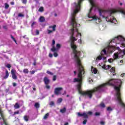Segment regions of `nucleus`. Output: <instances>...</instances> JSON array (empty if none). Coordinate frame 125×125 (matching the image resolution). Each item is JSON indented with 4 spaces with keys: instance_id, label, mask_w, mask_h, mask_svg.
Listing matches in <instances>:
<instances>
[{
    "instance_id": "f257e3e1",
    "label": "nucleus",
    "mask_w": 125,
    "mask_h": 125,
    "mask_svg": "<svg viewBox=\"0 0 125 125\" xmlns=\"http://www.w3.org/2000/svg\"><path fill=\"white\" fill-rule=\"evenodd\" d=\"M83 0H78L77 3H74L73 5V12L71 13V25L72 27L70 30V37L69 41L71 48L73 50V59L77 65L78 69H83V65H82V62L80 57L83 56V52L79 51L77 50V45H76V41L78 40L79 37H82V34L79 32L78 28L81 26V25L78 22L75 18L76 14L80 11L81 8V2ZM90 4L91 5V7L90 9L89 12L88 13V17L91 18V20H94L97 23H99L101 20L95 14L96 11H99V14L102 18L106 20V22H110V23H114L117 24V20L114 17L112 16L113 13H116L119 11L115 9H108L107 10H102L100 9L95 2V0H88Z\"/></svg>"
},
{
    "instance_id": "f03ea898",
    "label": "nucleus",
    "mask_w": 125,
    "mask_h": 125,
    "mask_svg": "<svg viewBox=\"0 0 125 125\" xmlns=\"http://www.w3.org/2000/svg\"><path fill=\"white\" fill-rule=\"evenodd\" d=\"M120 47H125V39L122 36H118L107 42V47L104 48L101 52V55L99 56L96 59V62H98L103 59L104 61L109 56L107 53H113L116 49L119 50L114 54L113 57L114 60L123 58L125 55V50L120 49Z\"/></svg>"
},
{
    "instance_id": "7ed1b4c3",
    "label": "nucleus",
    "mask_w": 125,
    "mask_h": 125,
    "mask_svg": "<svg viewBox=\"0 0 125 125\" xmlns=\"http://www.w3.org/2000/svg\"><path fill=\"white\" fill-rule=\"evenodd\" d=\"M92 115V112L88 111V112H83V113L81 114V113L79 112L78 113V115L79 117H83L85 119H87L88 118V116H91Z\"/></svg>"
},
{
    "instance_id": "20e7f679",
    "label": "nucleus",
    "mask_w": 125,
    "mask_h": 125,
    "mask_svg": "<svg viewBox=\"0 0 125 125\" xmlns=\"http://www.w3.org/2000/svg\"><path fill=\"white\" fill-rule=\"evenodd\" d=\"M52 29V30L47 29L48 34H51L53 32H55L56 30V25H54L53 26H49V29Z\"/></svg>"
},
{
    "instance_id": "39448f33",
    "label": "nucleus",
    "mask_w": 125,
    "mask_h": 125,
    "mask_svg": "<svg viewBox=\"0 0 125 125\" xmlns=\"http://www.w3.org/2000/svg\"><path fill=\"white\" fill-rule=\"evenodd\" d=\"M63 90L62 87H57L55 89L54 93L56 95L61 94V91Z\"/></svg>"
},
{
    "instance_id": "423d86ee",
    "label": "nucleus",
    "mask_w": 125,
    "mask_h": 125,
    "mask_svg": "<svg viewBox=\"0 0 125 125\" xmlns=\"http://www.w3.org/2000/svg\"><path fill=\"white\" fill-rule=\"evenodd\" d=\"M61 47V45H60V44L58 43L56 45V48L54 47V46H53L51 49V51H53V52H54L55 51H58V50H59V49H60V48Z\"/></svg>"
},
{
    "instance_id": "0eeeda50",
    "label": "nucleus",
    "mask_w": 125,
    "mask_h": 125,
    "mask_svg": "<svg viewBox=\"0 0 125 125\" xmlns=\"http://www.w3.org/2000/svg\"><path fill=\"white\" fill-rule=\"evenodd\" d=\"M11 72V74H12V79H13V80H17V76L15 74V70L12 69Z\"/></svg>"
},
{
    "instance_id": "6e6552de",
    "label": "nucleus",
    "mask_w": 125,
    "mask_h": 125,
    "mask_svg": "<svg viewBox=\"0 0 125 125\" xmlns=\"http://www.w3.org/2000/svg\"><path fill=\"white\" fill-rule=\"evenodd\" d=\"M100 66L102 67L103 69H104V70H108V69L111 68V66L109 65H106L105 64H101Z\"/></svg>"
},
{
    "instance_id": "1a4fd4ad",
    "label": "nucleus",
    "mask_w": 125,
    "mask_h": 125,
    "mask_svg": "<svg viewBox=\"0 0 125 125\" xmlns=\"http://www.w3.org/2000/svg\"><path fill=\"white\" fill-rule=\"evenodd\" d=\"M44 82L45 84H48V83H49V80H48L47 77L44 78Z\"/></svg>"
},
{
    "instance_id": "9d476101",
    "label": "nucleus",
    "mask_w": 125,
    "mask_h": 125,
    "mask_svg": "<svg viewBox=\"0 0 125 125\" xmlns=\"http://www.w3.org/2000/svg\"><path fill=\"white\" fill-rule=\"evenodd\" d=\"M45 20V19H44V17H40V18H39V22H40L41 23L44 22Z\"/></svg>"
},
{
    "instance_id": "9b49d317",
    "label": "nucleus",
    "mask_w": 125,
    "mask_h": 125,
    "mask_svg": "<svg viewBox=\"0 0 125 125\" xmlns=\"http://www.w3.org/2000/svg\"><path fill=\"white\" fill-rule=\"evenodd\" d=\"M91 71L94 74H96V73H97V70L94 67H92Z\"/></svg>"
},
{
    "instance_id": "f8f14e48",
    "label": "nucleus",
    "mask_w": 125,
    "mask_h": 125,
    "mask_svg": "<svg viewBox=\"0 0 125 125\" xmlns=\"http://www.w3.org/2000/svg\"><path fill=\"white\" fill-rule=\"evenodd\" d=\"M9 76V73L7 70H6L5 76L4 77V79H7Z\"/></svg>"
},
{
    "instance_id": "ddd939ff",
    "label": "nucleus",
    "mask_w": 125,
    "mask_h": 125,
    "mask_svg": "<svg viewBox=\"0 0 125 125\" xmlns=\"http://www.w3.org/2000/svg\"><path fill=\"white\" fill-rule=\"evenodd\" d=\"M14 107H15V109H19V108H20V105H19L18 103H16L15 104Z\"/></svg>"
},
{
    "instance_id": "4468645a",
    "label": "nucleus",
    "mask_w": 125,
    "mask_h": 125,
    "mask_svg": "<svg viewBox=\"0 0 125 125\" xmlns=\"http://www.w3.org/2000/svg\"><path fill=\"white\" fill-rule=\"evenodd\" d=\"M62 100H63L62 98L58 99V100L57 101V103L58 104H60V103H61V102H62Z\"/></svg>"
},
{
    "instance_id": "2eb2a0df",
    "label": "nucleus",
    "mask_w": 125,
    "mask_h": 125,
    "mask_svg": "<svg viewBox=\"0 0 125 125\" xmlns=\"http://www.w3.org/2000/svg\"><path fill=\"white\" fill-rule=\"evenodd\" d=\"M24 120H25L26 122H28V121H29V116H24Z\"/></svg>"
},
{
    "instance_id": "dca6fc26",
    "label": "nucleus",
    "mask_w": 125,
    "mask_h": 125,
    "mask_svg": "<svg viewBox=\"0 0 125 125\" xmlns=\"http://www.w3.org/2000/svg\"><path fill=\"white\" fill-rule=\"evenodd\" d=\"M60 112L61 113H65L66 112V108L61 109Z\"/></svg>"
},
{
    "instance_id": "f3484780",
    "label": "nucleus",
    "mask_w": 125,
    "mask_h": 125,
    "mask_svg": "<svg viewBox=\"0 0 125 125\" xmlns=\"http://www.w3.org/2000/svg\"><path fill=\"white\" fill-rule=\"evenodd\" d=\"M4 5H5V9H7L8 8V7H9V5H8V4H7V3H5Z\"/></svg>"
},
{
    "instance_id": "a211bd4d",
    "label": "nucleus",
    "mask_w": 125,
    "mask_h": 125,
    "mask_svg": "<svg viewBox=\"0 0 125 125\" xmlns=\"http://www.w3.org/2000/svg\"><path fill=\"white\" fill-rule=\"evenodd\" d=\"M100 106L101 108H104V107H105V104H104V103H102L100 104Z\"/></svg>"
},
{
    "instance_id": "6ab92c4d",
    "label": "nucleus",
    "mask_w": 125,
    "mask_h": 125,
    "mask_svg": "<svg viewBox=\"0 0 125 125\" xmlns=\"http://www.w3.org/2000/svg\"><path fill=\"white\" fill-rule=\"evenodd\" d=\"M35 107H36V108H40V104L36 103L35 104Z\"/></svg>"
},
{
    "instance_id": "aec40b11",
    "label": "nucleus",
    "mask_w": 125,
    "mask_h": 125,
    "mask_svg": "<svg viewBox=\"0 0 125 125\" xmlns=\"http://www.w3.org/2000/svg\"><path fill=\"white\" fill-rule=\"evenodd\" d=\"M39 11L40 12H42L43 11V7H41L39 9Z\"/></svg>"
},
{
    "instance_id": "412c9836",
    "label": "nucleus",
    "mask_w": 125,
    "mask_h": 125,
    "mask_svg": "<svg viewBox=\"0 0 125 125\" xmlns=\"http://www.w3.org/2000/svg\"><path fill=\"white\" fill-rule=\"evenodd\" d=\"M23 73H24V74H28V73H29V71L28 70V69H24L23 70Z\"/></svg>"
},
{
    "instance_id": "4be33fe9",
    "label": "nucleus",
    "mask_w": 125,
    "mask_h": 125,
    "mask_svg": "<svg viewBox=\"0 0 125 125\" xmlns=\"http://www.w3.org/2000/svg\"><path fill=\"white\" fill-rule=\"evenodd\" d=\"M48 116H49V114H48V113L44 115V117H43V119H44V120H46V119L47 118H48Z\"/></svg>"
},
{
    "instance_id": "5701e85b",
    "label": "nucleus",
    "mask_w": 125,
    "mask_h": 125,
    "mask_svg": "<svg viewBox=\"0 0 125 125\" xmlns=\"http://www.w3.org/2000/svg\"><path fill=\"white\" fill-rule=\"evenodd\" d=\"M108 62H109V63H112V62H114V59H108Z\"/></svg>"
},
{
    "instance_id": "b1692460",
    "label": "nucleus",
    "mask_w": 125,
    "mask_h": 125,
    "mask_svg": "<svg viewBox=\"0 0 125 125\" xmlns=\"http://www.w3.org/2000/svg\"><path fill=\"white\" fill-rule=\"evenodd\" d=\"M49 105L50 106H54V102L51 101L49 103Z\"/></svg>"
},
{
    "instance_id": "393cba45",
    "label": "nucleus",
    "mask_w": 125,
    "mask_h": 125,
    "mask_svg": "<svg viewBox=\"0 0 125 125\" xmlns=\"http://www.w3.org/2000/svg\"><path fill=\"white\" fill-rule=\"evenodd\" d=\"M107 110L108 111V112H111V111L113 110V109H112L111 107H108L107 108Z\"/></svg>"
},
{
    "instance_id": "a878e982",
    "label": "nucleus",
    "mask_w": 125,
    "mask_h": 125,
    "mask_svg": "<svg viewBox=\"0 0 125 125\" xmlns=\"http://www.w3.org/2000/svg\"><path fill=\"white\" fill-rule=\"evenodd\" d=\"M110 72L111 73H115V68H111V69H110Z\"/></svg>"
},
{
    "instance_id": "bb28decb",
    "label": "nucleus",
    "mask_w": 125,
    "mask_h": 125,
    "mask_svg": "<svg viewBox=\"0 0 125 125\" xmlns=\"http://www.w3.org/2000/svg\"><path fill=\"white\" fill-rule=\"evenodd\" d=\"M55 44V41H54V40H52V47H53V46H54Z\"/></svg>"
},
{
    "instance_id": "cd10ccee",
    "label": "nucleus",
    "mask_w": 125,
    "mask_h": 125,
    "mask_svg": "<svg viewBox=\"0 0 125 125\" xmlns=\"http://www.w3.org/2000/svg\"><path fill=\"white\" fill-rule=\"evenodd\" d=\"M22 3L26 4L27 3V0H21Z\"/></svg>"
},
{
    "instance_id": "c85d7f7f",
    "label": "nucleus",
    "mask_w": 125,
    "mask_h": 125,
    "mask_svg": "<svg viewBox=\"0 0 125 125\" xmlns=\"http://www.w3.org/2000/svg\"><path fill=\"white\" fill-rule=\"evenodd\" d=\"M78 42V43H80V44H82V43H83V41H82V39L79 40Z\"/></svg>"
},
{
    "instance_id": "c756f323",
    "label": "nucleus",
    "mask_w": 125,
    "mask_h": 125,
    "mask_svg": "<svg viewBox=\"0 0 125 125\" xmlns=\"http://www.w3.org/2000/svg\"><path fill=\"white\" fill-rule=\"evenodd\" d=\"M47 74H48V75H53V74L52 73H51V72H50L49 71H47Z\"/></svg>"
},
{
    "instance_id": "7c9ffc66",
    "label": "nucleus",
    "mask_w": 125,
    "mask_h": 125,
    "mask_svg": "<svg viewBox=\"0 0 125 125\" xmlns=\"http://www.w3.org/2000/svg\"><path fill=\"white\" fill-rule=\"evenodd\" d=\"M18 16H19V17H24V15H23L22 14H19Z\"/></svg>"
},
{
    "instance_id": "2f4dec72",
    "label": "nucleus",
    "mask_w": 125,
    "mask_h": 125,
    "mask_svg": "<svg viewBox=\"0 0 125 125\" xmlns=\"http://www.w3.org/2000/svg\"><path fill=\"white\" fill-rule=\"evenodd\" d=\"M6 67H7V68H8L9 69L11 67V65H10V64H8L6 65Z\"/></svg>"
},
{
    "instance_id": "473e14b6",
    "label": "nucleus",
    "mask_w": 125,
    "mask_h": 125,
    "mask_svg": "<svg viewBox=\"0 0 125 125\" xmlns=\"http://www.w3.org/2000/svg\"><path fill=\"white\" fill-rule=\"evenodd\" d=\"M46 88L47 89H49V88H50V85H48L47 84H46Z\"/></svg>"
},
{
    "instance_id": "72a5a7b5",
    "label": "nucleus",
    "mask_w": 125,
    "mask_h": 125,
    "mask_svg": "<svg viewBox=\"0 0 125 125\" xmlns=\"http://www.w3.org/2000/svg\"><path fill=\"white\" fill-rule=\"evenodd\" d=\"M54 57H57V56H58V54H57V53L55 52L54 53Z\"/></svg>"
},
{
    "instance_id": "f704fd0d",
    "label": "nucleus",
    "mask_w": 125,
    "mask_h": 125,
    "mask_svg": "<svg viewBox=\"0 0 125 125\" xmlns=\"http://www.w3.org/2000/svg\"><path fill=\"white\" fill-rule=\"evenodd\" d=\"M95 115V116H100V113H99V112H96Z\"/></svg>"
},
{
    "instance_id": "c9c22d12",
    "label": "nucleus",
    "mask_w": 125,
    "mask_h": 125,
    "mask_svg": "<svg viewBox=\"0 0 125 125\" xmlns=\"http://www.w3.org/2000/svg\"><path fill=\"white\" fill-rule=\"evenodd\" d=\"M11 39H12V40H13V41H14L15 42H16V41L15 40V39H14V37H13V36H11Z\"/></svg>"
},
{
    "instance_id": "e433bc0d",
    "label": "nucleus",
    "mask_w": 125,
    "mask_h": 125,
    "mask_svg": "<svg viewBox=\"0 0 125 125\" xmlns=\"http://www.w3.org/2000/svg\"><path fill=\"white\" fill-rule=\"evenodd\" d=\"M53 56V55H52V54H51V53L49 54V57L50 58H52Z\"/></svg>"
},
{
    "instance_id": "4c0bfd02",
    "label": "nucleus",
    "mask_w": 125,
    "mask_h": 125,
    "mask_svg": "<svg viewBox=\"0 0 125 125\" xmlns=\"http://www.w3.org/2000/svg\"><path fill=\"white\" fill-rule=\"evenodd\" d=\"M89 83H93V80H91V79L89 78Z\"/></svg>"
},
{
    "instance_id": "58836bf2",
    "label": "nucleus",
    "mask_w": 125,
    "mask_h": 125,
    "mask_svg": "<svg viewBox=\"0 0 125 125\" xmlns=\"http://www.w3.org/2000/svg\"><path fill=\"white\" fill-rule=\"evenodd\" d=\"M53 81H56V76H54L53 78Z\"/></svg>"
},
{
    "instance_id": "ea45409f",
    "label": "nucleus",
    "mask_w": 125,
    "mask_h": 125,
    "mask_svg": "<svg viewBox=\"0 0 125 125\" xmlns=\"http://www.w3.org/2000/svg\"><path fill=\"white\" fill-rule=\"evenodd\" d=\"M36 25V22H33L31 25V27H34V25Z\"/></svg>"
},
{
    "instance_id": "a19ab883",
    "label": "nucleus",
    "mask_w": 125,
    "mask_h": 125,
    "mask_svg": "<svg viewBox=\"0 0 125 125\" xmlns=\"http://www.w3.org/2000/svg\"><path fill=\"white\" fill-rule=\"evenodd\" d=\"M36 35H40V31L39 30H36Z\"/></svg>"
},
{
    "instance_id": "79ce46f5",
    "label": "nucleus",
    "mask_w": 125,
    "mask_h": 125,
    "mask_svg": "<svg viewBox=\"0 0 125 125\" xmlns=\"http://www.w3.org/2000/svg\"><path fill=\"white\" fill-rule=\"evenodd\" d=\"M86 120H84L83 121V125H85L86 124Z\"/></svg>"
},
{
    "instance_id": "37998d69",
    "label": "nucleus",
    "mask_w": 125,
    "mask_h": 125,
    "mask_svg": "<svg viewBox=\"0 0 125 125\" xmlns=\"http://www.w3.org/2000/svg\"><path fill=\"white\" fill-rule=\"evenodd\" d=\"M17 85V84L15 83H13V86H16Z\"/></svg>"
},
{
    "instance_id": "c03bdc74",
    "label": "nucleus",
    "mask_w": 125,
    "mask_h": 125,
    "mask_svg": "<svg viewBox=\"0 0 125 125\" xmlns=\"http://www.w3.org/2000/svg\"><path fill=\"white\" fill-rule=\"evenodd\" d=\"M19 114V111H16V112H15L14 113V115H16V114Z\"/></svg>"
},
{
    "instance_id": "a18cd8bd",
    "label": "nucleus",
    "mask_w": 125,
    "mask_h": 125,
    "mask_svg": "<svg viewBox=\"0 0 125 125\" xmlns=\"http://www.w3.org/2000/svg\"><path fill=\"white\" fill-rule=\"evenodd\" d=\"M101 125H104V124H105V123L103 121H101Z\"/></svg>"
},
{
    "instance_id": "49530a36",
    "label": "nucleus",
    "mask_w": 125,
    "mask_h": 125,
    "mask_svg": "<svg viewBox=\"0 0 125 125\" xmlns=\"http://www.w3.org/2000/svg\"><path fill=\"white\" fill-rule=\"evenodd\" d=\"M35 72L36 71H32L31 72V74H35Z\"/></svg>"
},
{
    "instance_id": "de8ad7c7",
    "label": "nucleus",
    "mask_w": 125,
    "mask_h": 125,
    "mask_svg": "<svg viewBox=\"0 0 125 125\" xmlns=\"http://www.w3.org/2000/svg\"><path fill=\"white\" fill-rule=\"evenodd\" d=\"M11 5H14V2H11Z\"/></svg>"
},
{
    "instance_id": "09e8293b",
    "label": "nucleus",
    "mask_w": 125,
    "mask_h": 125,
    "mask_svg": "<svg viewBox=\"0 0 125 125\" xmlns=\"http://www.w3.org/2000/svg\"><path fill=\"white\" fill-rule=\"evenodd\" d=\"M34 1H36V2H39L40 1V0H34Z\"/></svg>"
},
{
    "instance_id": "8fccbe9b",
    "label": "nucleus",
    "mask_w": 125,
    "mask_h": 125,
    "mask_svg": "<svg viewBox=\"0 0 125 125\" xmlns=\"http://www.w3.org/2000/svg\"><path fill=\"white\" fill-rule=\"evenodd\" d=\"M124 75H125V73H123L121 74V77H124Z\"/></svg>"
},
{
    "instance_id": "3c124183",
    "label": "nucleus",
    "mask_w": 125,
    "mask_h": 125,
    "mask_svg": "<svg viewBox=\"0 0 125 125\" xmlns=\"http://www.w3.org/2000/svg\"><path fill=\"white\" fill-rule=\"evenodd\" d=\"M69 125V123H65L64 124V125Z\"/></svg>"
},
{
    "instance_id": "603ef678",
    "label": "nucleus",
    "mask_w": 125,
    "mask_h": 125,
    "mask_svg": "<svg viewBox=\"0 0 125 125\" xmlns=\"http://www.w3.org/2000/svg\"><path fill=\"white\" fill-rule=\"evenodd\" d=\"M118 125H122V123H118Z\"/></svg>"
},
{
    "instance_id": "864d4df0",
    "label": "nucleus",
    "mask_w": 125,
    "mask_h": 125,
    "mask_svg": "<svg viewBox=\"0 0 125 125\" xmlns=\"http://www.w3.org/2000/svg\"><path fill=\"white\" fill-rule=\"evenodd\" d=\"M123 60H121V61H120V63H123Z\"/></svg>"
},
{
    "instance_id": "5fc2aeb1",
    "label": "nucleus",
    "mask_w": 125,
    "mask_h": 125,
    "mask_svg": "<svg viewBox=\"0 0 125 125\" xmlns=\"http://www.w3.org/2000/svg\"><path fill=\"white\" fill-rule=\"evenodd\" d=\"M74 74H75V75H76V74H77V72L76 71H74Z\"/></svg>"
},
{
    "instance_id": "6e6d98bb",
    "label": "nucleus",
    "mask_w": 125,
    "mask_h": 125,
    "mask_svg": "<svg viewBox=\"0 0 125 125\" xmlns=\"http://www.w3.org/2000/svg\"><path fill=\"white\" fill-rule=\"evenodd\" d=\"M120 4L121 5H123V3H120Z\"/></svg>"
},
{
    "instance_id": "4d7b16f0",
    "label": "nucleus",
    "mask_w": 125,
    "mask_h": 125,
    "mask_svg": "<svg viewBox=\"0 0 125 125\" xmlns=\"http://www.w3.org/2000/svg\"><path fill=\"white\" fill-rule=\"evenodd\" d=\"M33 90H36V88H33Z\"/></svg>"
},
{
    "instance_id": "13d9d810",
    "label": "nucleus",
    "mask_w": 125,
    "mask_h": 125,
    "mask_svg": "<svg viewBox=\"0 0 125 125\" xmlns=\"http://www.w3.org/2000/svg\"><path fill=\"white\" fill-rule=\"evenodd\" d=\"M0 113H1V110H0Z\"/></svg>"
},
{
    "instance_id": "bf43d9fd",
    "label": "nucleus",
    "mask_w": 125,
    "mask_h": 125,
    "mask_svg": "<svg viewBox=\"0 0 125 125\" xmlns=\"http://www.w3.org/2000/svg\"><path fill=\"white\" fill-rule=\"evenodd\" d=\"M115 75H116V73H113V76H115Z\"/></svg>"
},
{
    "instance_id": "052dcab7",
    "label": "nucleus",
    "mask_w": 125,
    "mask_h": 125,
    "mask_svg": "<svg viewBox=\"0 0 125 125\" xmlns=\"http://www.w3.org/2000/svg\"><path fill=\"white\" fill-rule=\"evenodd\" d=\"M34 40H38V38H34Z\"/></svg>"
},
{
    "instance_id": "680f3d73",
    "label": "nucleus",
    "mask_w": 125,
    "mask_h": 125,
    "mask_svg": "<svg viewBox=\"0 0 125 125\" xmlns=\"http://www.w3.org/2000/svg\"><path fill=\"white\" fill-rule=\"evenodd\" d=\"M34 65H36V62H34Z\"/></svg>"
},
{
    "instance_id": "e2e57ef3",
    "label": "nucleus",
    "mask_w": 125,
    "mask_h": 125,
    "mask_svg": "<svg viewBox=\"0 0 125 125\" xmlns=\"http://www.w3.org/2000/svg\"><path fill=\"white\" fill-rule=\"evenodd\" d=\"M67 97H69V95H67Z\"/></svg>"
},
{
    "instance_id": "0e129e2a",
    "label": "nucleus",
    "mask_w": 125,
    "mask_h": 125,
    "mask_svg": "<svg viewBox=\"0 0 125 125\" xmlns=\"http://www.w3.org/2000/svg\"><path fill=\"white\" fill-rule=\"evenodd\" d=\"M9 112H11V110H9Z\"/></svg>"
},
{
    "instance_id": "69168bd1",
    "label": "nucleus",
    "mask_w": 125,
    "mask_h": 125,
    "mask_svg": "<svg viewBox=\"0 0 125 125\" xmlns=\"http://www.w3.org/2000/svg\"><path fill=\"white\" fill-rule=\"evenodd\" d=\"M64 93H66V91H64Z\"/></svg>"
},
{
    "instance_id": "338daca9",
    "label": "nucleus",
    "mask_w": 125,
    "mask_h": 125,
    "mask_svg": "<svg viewBox=\"0 0 125 125\" xmlns=\"http://www.w3.org/2000/svg\"><path fill=\"white\" fill-rule=\"evenodd\" d=\"M52 97H53V95L52 96Z\"/></svg>"
},
{
    "instance_id": "774afa93",
    "label": "nucleus",
    "mask_w": 125,
    "mask_h": 125,
    "mask_svg": "<svg viewBox=\"0 0 125 125\" xmlns=\"http://www.w3.org/2000/svg\"><path fill=\"white\" fill-rule=\"evenodd\" d=\"M23 38H25V36H23Z\"/></svg>"
}]
</instances>
